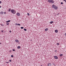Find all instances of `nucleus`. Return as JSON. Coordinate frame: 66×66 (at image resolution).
<instances>
[{
	"label": "nucleus",
	"mask_w": 66,
	"mask_h": 66,
	"mask_svg": "<svg viewBox=\"0 0 66 66\" xmlns=\"http://www.w3.org/2000/svg\"><path fill=\"white\" fill-rule=\"evenodd\" d=\"M52 7L55 10H57L58 9V7L56 6L54 4H53L52 5Z\"/></svg>",
	"instance_id": "f257e3e1"
},
{
	"label": "nucleus",
	"mask_w": 66,
	"mask_h": 66,
	"mask_svg": "<svg viewBox=\"0 0 66 66\" xmlns=\"http://www.w3.org/2000/svg\"><path fill=\"white\" fill-rule=\"evenodd\" d=\"M59 43H57V45H59Z\"/></svg>",
	"instance_id": "412c9836"
},
{
	"label": "nucleus",
	"mask_w": 66,
	"mask_h": 66,
	"mask_svg": "<svg viewBox=\"0 0 66 66\" xmlns=\"http://www.w3.org/2000/svg\"><path fill=\"white\" fill-rule=\"evenodd\" d=\"M11 30H10V31H9V32L10 33H11Z\"/></svg>",
	"instance_id": "cd10ccee"
},
{
	"label": "nucleus",
	"mask_w": 66,
	"mask_h": 66,
	"mask_svg": "<svg viewBox=\"0 0 66 66\" xmlns=\"http://www.w3.org/2000/svg\"><path fill=\"white\" fill-rule=\"evenodd\" d=\"M13 51H15V50L14 49H13L12 50Z\"/></svg>",
	"instance_id": "b1692460"
},
{
	"label": "nucleus",
	"mask_w": 66,
	"mask_h": 66,
	"mask_svg": "<svg viewBox=\"0 0 66 66\" xmlns=\"http://www.w3.org/2000/svg\"><path fill=\"white\" fill-rule=\"evenodd\" d=\"M11 11V12L13 14H15V11L14 10V9H12Z\"/></svg>",
	"instance_id": "7ed1b4c3"
},
{
	"label": "nucleus",
	"mask_w": 66,
	"mask_h": 66,
	"mask_svg": "<svg viewBox=\"0 0 66 66\" xmlns=\"http://www.w3.org/2000/svg\"><path fill=\"white\" fill-rule=\"evenodd\" d=\"M6 24L7 25H9V23H6Z\"/></svg>",
	"instance_id": "5701e85b"
},
{
	"label": "nucleus",
	"mask_w": 66,
	"mask_h": 66,
	"mask_svg": "<svg viewBox=\"0 0 66 66\" xmlns=\"http://www.w3.org/2000/svg\"><path fill=\"white\" fill-rule=\"evenodd\" d=\"M16 15L18 16H20V14L18 12V13H16Z\"/></svg>",
	"instance_id": "20e7f679"
},
{
	"label": "nucleus",
	"mask_w": 66,
	"mask_h": 66,
	"mask_svg": "<svg viewBox=\"0 0 66 66\" xmlns=\"http://www.w3.org/2000/svg\"><path fill=\"white\" fill-rule=\"evenodd\" d=\"M0 25H1V26H4V25H2V24H0Z\"/></svg>",
	"instance_id": "bb28decb"
},
{
	"label": "nucleus",
	"mask_w": 66,
	"mask_h": 66,
	"mask_svg": "<svg viewBox=\"0 0 66 66\" xmlns=\"http://www.w3.org/2000/svg\"><path fill=\"white\" fill-rule=\"evenodd\" d=\"M54 57L55 59H58V57L57 56H54Z\"/></svg>",
	"instance_id": "39448f33"
},
{
	"label": "nucleus",
	"mask_w": 66,
	"mask_h": 66,
	"mask_svg": "<svg viewBox=\"0 0 66 66\" xmlns=\"http://www.w3.org/2000/svg\"><path fill=\"white\" fill-rule=\"evenodd\" d=\"M60 13H58V14H57V15L59 14Z\"/></svg>",
	"instance_id": "f704fd0d"
},
{
	"label": "nucleus",
	"mask_w": 66,
	"mask_h": 66,
	"mask_svg": "<svg viewBox=\"0 0 66 66\" xmlns=\"http://www.w3.org/2000/svg\"><path fill=\"white\" fill-rule=\"evenodd\" d=\"M1 44V43H0V44Z\"/></svg>",
	"instance_id": "a19ab883"
},
{
	"label": "nucleus",
	"mask_w": 66,
	"mask_h": 66,
	"mask_svg": "<svg viewBox=\"0 0 66 66\" xmlns=\"http://www.w3.org/2000/svg\"><path fill=\"white\" fill-rule=\"evenodd\" d=\"M2 3L1 1H0V4H1Z\"/></svg>",
	"instance_id": "a878e982"
},
{
	"label": "nucleus",
	"mask_w": 66,
	"mask_h": 66,
	"mask_svg": "<svg viewBox=\"0 0 66 66\" xmlns=\"http://www.w3.org/2000/svg\"><path fill=\"white\" fill-rule=\"evenodd\" d=\"M66 0H63V1H66Z\"/></svg>",
	"instance_id": "c9c22d12"
},
{
	"label": "nucleus",
	"mask_w": 66,
	"mask_h": 66,
	"mask_svg": "<svg viewBox=\"0 0 66 66\" xmlns=\"http://www.w3.org/2000/svg\"><path fill=\"white\" fill-rule=\"evenodd\" d=\"M9 62H6V63H9Z\"/></svg>",
	"instance_id": "72a5a7b5"
},
{
	"label": "nucleus",
	"mask_w": 66,
	"mask_h": 66,
	"mask_svg": "<svg viewBox=\"0 0 66 66\" xmlns=\"http://www.w3.org/2000/svg\"><path fill=\"white\" fill-rule=\"evenodd\" d=\"M65 24H66V23H65Z\"/></svg>",
	"instance_id": "79ce46f5"
},
{
	"label": "nucleus",
	"mask_w": 66,
	"mask_h": 66,
	"mask_svg": "<svg viewBox=\"0 0 66 66\" xmlns=\"http://www.w3.org/2000/svg\"><path fill=\"white\" fill-rule=\"evenodd\" d=\"M61 4H63V3L62 2H61Z\"/></svg>",
	"instance_id": "4be33fe9"
},
{
	"label": "nucleus",
	"mask_w": 66,
	"mask_h": 66,
	"mask_svg": "<svg viewBox=\"0 0 66 66\" xmlns=\"http://www.w3.org/2000/svg\"><path fill=\"white\" fill-rule=\"evenodd\" d=\"M4 14H5L6 13V12H4Z\"/></svg>",
	"instance_id": "7c9ffc66"
},
{
	"label": "nucleus",
	"mask_w": 66,
	"mask_h": 66,
	"mask_svg": "<svg viewBox=\"0 0 66 66\" xmlns=\"http://www.w3.org/2000/svg\"><path fill=\"white\" fill-rule=\"evenodd\" d=\"M0 13L1 14H4V12L3 11H1L0 12Z\"/></svg>",
	"instance_id": "0eeeda50"
},
{
	"label": "nucleus",
	"mask_w": 66,
	"mask_h": 66,
	"mask_svg": "<svg viewBox=\"0 0 66 66\" xmlns=\"http://www.w3.org/2000/svg\"><path fill=\"white\" fill-rule=\"evenodd\" d=\"M27 15L28 16H29V15H30V14L29 13H27Z\"/></svg>",
	"instance_id": "a211bd4d"
},
{
	"label": "nucleus",
	"mask_w": 66,
	"mask_h": 66,
	"mask_svg": "<svg viewBox=\"0 0 66 66\" xmlns=\"http://www.w3.org/2000/svg\"><path fill=\"white\" fill-rule=\"evenodd\" d=\"M64 35H65V36H66V33H65V34Z\"/></svg>",
	"instance_id": "c756f323"
},
{
	"label": "nucleus",
	"mask_w": 66,
	"mask_h": 66,
	"mask_svg": "<svg viewBox=\"0 0 66 66\" xmlns=\"http://www.w3.org/2000/svg\"><path fill=\"white\" fill-rule=\"evenodd\" d=\"M55 32L56 33H57L58 32V30H57V29H56V30H55Z\"/></svg>",
	"instance_id": "9d476101"
},
{
	"label": "nucleus",
	"mask_w": 66,
	"mask_h": 66,
	"mask_svg": "<svg viewBox=\"0 0 66 66\" xmlns=\"http://www.w3.org/2000/svg\"><path fill=\"white\" fill-rule=\"evenodd\" d=\"M65 3H66V1H65Z\"/></svg>",
	"instance_id": "e433bc0d"
},
{
	"label": "nucleus",
	"mask_w": 66,
	"mask_h": 66,
	"mask_svg": "<svg viewBox=\"0 0 66 66\" xmlns=\"http://www.w3.org/2000/svg\"><path fill=\"white\" fill-rule=\"evenodd\" d=\"M43 66V65H41V66Z\"/></svg>",
	"instance_id": "ea45409f"
},
{
	"label": "nucleus",
	"mask_w": 66,
	"mask_h": 66,
	"mask_svg": "<svg viewBox=\"0 0 66 66\" xmlns=\"http://www.w3.org/2000/svg\"><path fill=\"white\" fill-rule=\"evenodd\" d=\"M48 2L49 3H54V1L53 0H48Z\"/></svg>",
	"instance_id": "f03ea898"
},
{
	"label": "nucleus",
	"mask_w": 66,
	"mask_h": 66,
	"mask_svg": "<svg viewBox=\"0 0 66 66\" xmlns=\"http://www.w3.org/2000/svg\"><path fill=\"white\" fill-rule=\"evenodd\" d=\"M21 47L20 46H18L17 47V48L18 49H20V48Z\"/></svg>",
	"instance_id": "2eb2a0df"
},
{
	"label": "nucleus",
	"mask_w": 66,
	"mask_h": 66,
	"mask_svg": "<svg viewBox=\"0 0 66 66\" xmlns=\"http://www.w3.org/2000/svg\"><path fill=\"white\" fill-rule=\"evenodd\" d=\"M55 51L56 52H57V51L56 50H55Z\"/></svg>",
	"instance_id": "2f4dec72"
},
{
	"label": "nucleus",
	"mask_w": 66,
	"mask_h": 66,
	"mask_svg": "<svg viewBox=\"0 0 66 66\" xmlns=\"http://www.w3.org/2000/svg\"><path fill=\"white\" fill-rule=\"evenodd\" d=\"M11 61H11V60H9V61H10V62H11Z\"/></svg>",
	"instance_id": "c85d7f7f"
},
{
	"label": "nucleus",
	"mask_w": 66,
	"mask_h": 66,
	"mask_svg": "<svg viewBox=\"0 0 66 66\" xmlns=\"http://www.w3.org/2000/svg\"><path fill=\"white\" fill-rule=\"evenodd\" d=\"M48 66H52V64L50 63H49L48 65Z\"/></svg>",
	"instance_id": "423d86ee"
},
{
	"label": "nucleus",
	"mask_w": 66,
	"mask_h": 66,
	"mask_svg": "<svg viewBox=\"0 0 66 66\" xmlns=\"http://www.w3.org/2000/svg\"><path fill=\"white\" fill-rule=\"evenodd\" d=\"M24 30L25 31H26L27 30V29H26V28H24Z\"/></svg>",
	"instance_id": "dca6fc26"
},
{
	"label": "nucleus",
	"mask_w": 66,
	"mask_h": 66,
	"mask_svg": "<svg viewBox=\"0 0 66 66\" xmlns=\"http://www.w3.org/2000/svg\"><path fill=\"white\" fill-rule=\"evenodd\" d=\"M53 23V22L52 21L51 22H50V24H52Z\"/></svg>",
	"instance_id": "ddd939ff"
},
{
	"label": "nucleus",
	"mask_w": 66,
	"mask_h": 66,
	"mask_svg": "<svg viewBox=\"0 0 66 66\" xmlns=\"http://www.w3.org/2000/svg\"><path fill=\"white\" fill-rule=\"evenodd\" d=\"M18 25V26H20L21 25L20 24H17V23H16V24H15V25Z\"/></svg>",
	"instance_id": "1a4fd4ad"
},
{
	"label": "nucleus",
	"mask_w": 66,
	"mask_h": 66,
	"mask_svg": "<svg viewBox=\"0 0 66 66\" xmlns=\"http://www.w3.org/2000/svg\"><path fill=\"white\" fill-rule=\"evenodd\" d=\"M63 55L62 54H61L60 55V56H63Z\"/></svg>",
	"instance_id": "aec40b11"
},
{
	"label": "nucleus",
	"mask_w": 66,
	"mask_h": 66,
	"mask_svg": "<svg viewBox=\"0 0 66 66\" xmlns=\"http://www.w3.org/2000/svg\"><path fill=\"white\" fill-rule=\"evenodd\" d=\"M1 7V6H0V8Z\"/></svg>",
	"instance_id": "473e14b6"
},
{
	"label": "nucleus",
	"mask_w": 66,
	"mask_h": 66,
	"mask_svg": "<svg viewBox=\"0 0 66 66\" xmlns=\"http://www.w3.org/2000/svg\"><path fill=\"white\" fill-rule=\"evenodd\" d=\"M21 29H23L24 28V27H21Z\"/></svg>",
	"instance_id": "f3484780"
},
{
	"label": "nucleus",
	"mask_w": 66,
	"mask_h": 66,
	"mask_svg": "<svg viewBox=\"0 0 66 66\" xmlns=\"http://www.w3.org/2000/svg\"><path fill=\"white\" fill-rule=\"evenodd\" d=\"M54 66H55V65H54Z\"/></svg>",
	"instance_id": "58836bf2"
},
{
	"label": "nucleus",
	"mask_w": 66,
	"mask_h": 66,
	"mask_svg": "<svg viewBox=\"0 0 66 66\" xmlns=\"http://www.w3.org/2000/svg\"><path fill=\"white\" fill-rule=\"evenodd\" d=\"M11 9H9V10H8V12H10L11 11Z\"/></svg>",
	"instance_id": "4468645a"
},
{
	"label": "nucleus",
	"mask_w": 66,
	"mask_h": 66,
	"mask_svg": "<svg viewBox=\"0 0 66 66\" xmlns=\"http://www.w3.org/2000/svg\"><path fill=\"white\" fill-rule=\"evenodd\" d=\"M11 57H13L14 56L13 55H12L11 56Z\"/></svg>",
	"instance_id": "6ab92c4d"
},
{
	"label": "nucleus",
	"mask_w": 66,
	"mask_h": 66,
	"mask_svg": "<svg viewBox=\"0 0 66 66\" xmlns=\"http://www.w3.org/2000/svg\"><path fill=\"white\" fill-rule=\"evenodd\" d=\"M1 32H3V30H1Z\"/></svg>",
	"instance_id": "393cba45"
},
{
	"label": "nucleus",
	"mask_w": 66,
	"mask_h": 66,
	"mask_svg": "<svg viewBox=\"0 0 66 66\" xmlns=\"http://www.w3.org/2000/svg\"><path fill=\"white\" fill-rule=\"evenodd\" d=\"M9 52H11V51H10Z\"/></svg>",
	"instance_id": "4c0bfd02"
},
{
	"label": "nucleus",
	"mask_w": 66,
	"mask_h": 66,
	"mask_svg": "<svg viewBox=\"0 0 66 66\" xmlns=\"http://www.w3.org/2000/svg\"><path fill=\"white\" fill-rule=\"evenodd\" d=\"M15 42H17V43H18L19 42V40H15Z\"/></svg>",
	"instance_id": "f8f14e48"
},
{
	"label": "nucleus",
	"mask_w": 66,
	"mask_h": 66,
	"mask_svg": "<svg viewBox=\"0 0 66 66\" xmlns=\"http://www.w3.org/2000/svg\"><path fill=\"white\" fill-rule=\"evenodd\" d=\"M11 21L10 20H9V21H6V23L9 22Z\"/></svg>",
	"instance_id": "9b49d317"
},
{
	"label": "nucleus",
	"mask_w": 66,
	"mask_h": 66,
	"mask_svg": "<svg viewBox=\"0 0 66 66\" xmlns=\"http://www.w3.org/2000/svg\"><path fill=\"white\" fill-rule=\"evenodd\" d=\"M48 30V29L47 28H46L45 29V31H47Z\"/></svg>",
	"instance_id": "6e6552de"
}]
</instances>
